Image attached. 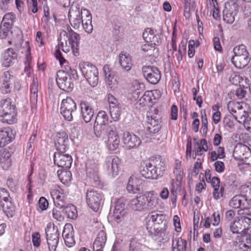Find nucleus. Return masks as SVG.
<instances>
[{
  "label": "nucleus",
  "mask_w": 251,
  "mask_h": 251,
  "mask_svg": "<svg viewBox=\"0 0 251 251\" xmlns=\"http://www.w3.org/2000/svg\"><path fill=\"white\" fill-rule=\"evenodd\" d=\"M46 237L50 251H56L59 239L58 227L51 223L47 224L45 229Z\"/></svg>",
  "instance_id": "39448f33"
},
{
  "label": "nucleus",
  "mask_w": 251,
  "mask_h": 251,
  "mask_svg": "<svg viewBox=\"0 0 251 251\" xmlns=\"http://www.w3.org/2000/svg\"><path fill=\"white\" fill-rule=\"evenodd\" d=\"M62 236L67 246L71 247L75 244L74 228L71 224H66L65 225Z\"/></svg>",
  "instance_id": "412c9836"
},
{
  "label": "nucleus",
  "mask_w": 251,
  "mask_h": 251,
  "mask_svg": "<svg viewBox=\"0 0 251 251\" xmlns=\"http://www.w3.org/2000/svg\"><path fill=\"white\" fill-rule=\"evenodd\" d=\"M160 96V93L159 90L147 91L143 96L138 100L135 105L136 108L140 109L146 105L151 106L152 104V97H154V99H158Z\"/></svg>",
  "instance_id": "2eb2a0df"
},
{
  "label": "nucleus",
  "mask_w": 251,
  "mask_h": 251,
  "mask_svg": "<svg viewBox=\"0 0 251 251\" xmlns=\"http://www.w3.org/2000/svg\"><path fill=\"white\" fill-rule=\"evenodd\" d=\"M109 121V117L107 114L104 111H100L98 113L94 126V132L98 137H101L109 130V127L112 124L107 125Z\"/></svg>",
  "instance_id": "7ed1b4c3"
},
{
  "label": "nucleus",
  "mask_w": 251,
  "mask_h": 251,
  "mask_svg": "<svg viewBox=\"0 0 251 251\" xmlns=\"http://www.w3.org/2000/svg\"><path fill=\"white\" fill-rule=\"evenodd\" d=\"M38 91L37 78L34 77L30 86V102L33 106L36 105L37 103Z\"/></svg>",
  "instance_id": "4c0bfd02"
},
{
  "label": "nucleus",
  "mask_w": 251,
  "mask_h": 251,
  "mask_svg": "<svg viewBox=\"0 0 251 251\" xmlns=\"http://www.w3.org/2000/svg\"><path fill=\"white\" fill-rule=\"evenodd\" d=\"M56 80L58 87L61 90L70 92L74 88V84L71 77H68L67 74L63 71H58L56 74Z\"/></svg>",
  "instance_id": "ddd939ff"
},
{
  "label": "nucleus",
  "mask_w": 251,
  "mask_h": 251,
  "mask_svg": "<svg viewBox=\"0 0 251 251\" xmlns=\"http://www.w3.org/2000/svg\"><path fill=\"white\" fill-rule=\"evenodd\" d=\"M83 9L76 6L72 7L69 10L68 17L69 22L75 29H78L83 22Z\"/></svg>",
  "instance_id": "f8f14e48"
},
{
  "label": "nucleus",
  "mask_w": 251,
  "mask_h": 251,
  "mask_svg": "<svg viewBox=\"0 0 251 251\" xmlns=\"http://www.w3.org/2000/svg\"><path fill=\"white\" fill-rule=\"evenodd\" d=\"M144 211L152 209L157 205V199L149 193L143 195Z\"/></svg>",
  "instance_id": "7c9ffc66"
},
{
  "label": "nucleus",
  "mask_w": 251,
  "mask_h": 251,
  "mask_svg": "<svg viewBox=\"0 0 251 251\" xmlns=\"http://www.w3.org/2000/svg\"><path fill=\"white\" fill-rule=\"evenodd\" d=\"M2 210L5 214L9 218H12L15 215L16 207L12 202V199L3 202L1 203Z\"/></svg>",
  "instance_id": "f704fd0d"
},
{
  "label": "nucleus",
  "mask_w": 251,
  "mask_h": 251,
  "mask_svg": "<svg viewBox=\"0 0 251 251\" xmlns=\"http://www.w3.org/2000/svg\"><path fill=\"white\" fill-rule=\"evenodd\" d=\"M86 174L91 178H98V162L97 160L89 159L86 163Z\"/></svg>",
  "instance_id": "bb28decb"
},
{
  "label": "nucleus",
  "mask_w": 251,
  "mask_h": 251,
  "mask_svg": "<svg viewBox=\"0 0 251 251\" xmlns=\"http://www.w3.org/2000/svg\"><path fill=\"white\" fill-rule=\"evenodd\" d=\"M86 202L94 211H98L103 203V196L100 192L88 190L86 193Z\"/></svg>",
  "instance_id": "423d86ee"
},
{
  "label": "nucleus",
  "mask_w": 251,
  "mask_h": 251,
  "mask_svg": "<svg viewBox=\"0 0 251 251\" xmlns=\"http://www.w3.org/2000/svg\"><path fill=\"white\" fill-rule=\"evenodd\" d=\"M13 1V0H0V9L3 12L6 11Z\"/></svg>",
  "instance_id": "0e129e2a"
},
{
  "label": "nucleus",
  "mask_w": 251,
  "mask_h": 251,
  "mask_svg": "<svg viewBox=\"0 0 251 251\" xmlns=\"http://www.w3.org/2000/svg\"><path fill=\"white\" fill-rule=\"evenodd\" d=\"M13 139L12 130L9 127L0 129V148H3L10 143Z\"/></svg>",
  "instance_id": "cd10ccee"
},
{
  "label": "nucleus",
  "mask_w": 251,
  "mask_h": 251,
  "mask_svg": "<svg viewBox=\"0 0 251 251\" xmlns=\"http://www.w3.org/2000/svg\"><path fill=\"white\" fill-rule=\"evenodd\" d=\"M158 123L154 119H151L150 122H148V131L153 134L158 133L161 128L160 124Z\"/></svg>",
  "instance_id": "de8ad7c7"
},
{
  "label": "nucleus",
  "mask_w": 251,
  "mask_h": 251,
  "mask_svg": "<svg viewBox=\"0 0 251 251\" xmlns=\"http://www.w3.org/2000/svg\"><path fill=\"white\" fill-rule=\"evenodd\" d=\"M233 51L234 53V55L233 56H240L249 54L246 49V47L242 44L236 46L233 49Z\"/></svg>",
  "instance_id": "3c124183"
},
{
  "label": "nucleus",
  "mask_w": 251,
  "mask_h": 251,
  "mask_svg": "<svg viewBox=\"0 0 251 251\" xmlns=\"http://www.w3.org/2000/svg\"><path fill=\"white\" fill-rule=\"evenodd\" d=\"M240 192L242 196L245 197L248 204L249 202H251V185H242L240 187Z\"/></svg>",
  "instance_id": "c03bdc74"
},
{
  "label": "nucleus",
  "mask_w": 251,
  "mask_h": 251,
  "mask_svg": "<svg viewBox=\"0 0 251 251\" xmlns=\"http://www.w3.org/2000/svg\"><path fill=\"white\" fill-rule=\"evenodd\" d=\"M16 118L10 115L8 112L0 110V121L2 123L12 124L15 122Z\"/></svg>",
  "instance_id": "49530a36"
},
{
  "label": "nucleus",
  "mask_w": 251,
  "mask_h": 251,
  "mask_svg": "<svg viewBox=\"0 0 251 251\" xmlns=\"http://www.w3.org/2000/svg\"><path fill=\"white\" fill-rule=\"evenodd\" d=\"M119 63L122 68L126 72H128L132 67V61L130 56L129 54L120 53L118 57Z\"/></svg>",
  "instance_id": "c756f323"
},
{
  "label": "nucleus",
  "mask_w": 251,
  "mask_h": 251,
  "mask_svg": "<svg viewBox=\"0 0 251 251\" xmlns=\"http://www.w3.org/2000/svg\"><path fill=\"white\" fill-rule=\"evenodd\" d=\"M239 10V5L233 0L225 3L223 10V20L228 24H232L235 20V17Z\"/></svg>",
  "instance_id": "1a4fd4ad"
},
{
  "label": "nucleus",
  "mask_w": 251,
  "mask_h": 251,
  "mask_svg": "<svg viewBox=\"0 0 251 251\" xmlns=\"http://www.w3.org/2000/svg\"><path fill=\"white\" fill-rule=\"evenodd\" d=\"M120 163L119 158L116 155H111L106 157L104 169L109 176L114 177L118 175Z\"/></svg>",
  "instance_id": "9d476101"
},
{
  "label": "nucleus",
  "mask_w": 251,
  "mask_h": 251,
  "mask_svg": "<svg viewBox=\"0 0 251 251\" xmlns=\"http://www.w3.org/2000/svg\"><path fill=\"white\" fill-rule=\"evenodd\" d=\"M143 195L137 197L135 199H132L130 201V205L131 208L135 211H144L143 203Z\"/></svg>",
  "instance_id": "a19ab883"
},
{
  "label": "nucleus",
  "mask_w": 251,
  "mask_h": 251,
  "mask_svg": "<svg viewBox=\"0 0 251 251\" xmlns=\"http://www.w3.org/2000/svg\"><path fill=\"white\" fill-rule=\"evenodd\" d=\"M83 15L86 17V19L83 20L81 25L85 31L88 33H90L93 29L92 25L91 14L88 10L83 9Z\"/></svg>",
  "instance_id": "c9c22d12"
},
{
  "label": "nucleus",
  "mask_w": 251,
  "mask_h": 251,
  "mask_svg": "<svg viewBox=\"0 0 251 251\" xmlns=\"http://www.w3.org/2000/svg\"><path fill=\"white\" fill-rule=\"evenodd\" d=\"M79 105L82 119L85 123H89L94 115V109L89 102L85 100H81Z\"/></svg>",
  "instance_id": "aec40b11"
},
{
  "label": "nucleus",
  "mask_w": 251,
  "mask_h": 251,
  "mask_svg": "<svg viewBox=\"0 0 251 251\" xmlns=\"http://www.w3.org/2000/svg\"><path fill=\"white\" fill-rule=\"evenodd\" d=\"M114 74H112V75H108V76L105 78L107 85L111 89L114 88L116 84V80L114 79Z\"/></svg>",
  "instance_id": "774afa93"
},
{
  "label": "nucleus",
  "mask_w": 251,
  "mask_h": 251,
  "mask_svg": "<svg viewBox=\"0 0 251 251\" xmlns=\"http://www.w3.org/2000/svg\"><path fill=\"white\" fill-rule=\"evenodd\" d=\"M233 119H234L233 115H228L225 117L223 120L224 126L230 129L233 128L234 127Z\"/></svg>",
  "instance_id": "4d7b16f0"
},
{
  "label": "nucleus",
  "mask_w": 251,
  "mask_h": 251,
  "mask_svg": "<svg viewBox=\"0 0 251 251\" xmlns=\"http://www.w3.org/2000/svg\"><path fill=\"white\" fill-rule=\"evenodd\" d=\"M15 18L16 17L13 13H7L3 17L1 24L8 27V28H11Z\"/></svg>",
  "instance_id": "37998d69"
},
{
  "label": "nucleus",
  "mask_w": 251,
  "mask_h": 251,
  "mask_svg": "<svg viewBox=\"0 0 251 251\" xmlns=\"http://www.w3.org/2000/svg\"><path fill=\"white\" fill-rule=\"evenodd\" d=\"M61 181L63 183H67L71 181L72 174L70 171H65L62 174Z\"/></svg>",
  "instance_id": "338daca9"
},
{
  "label": "nucleus",
  "mask_w": 251,
  "mask_h": 251,
  "mask_svg": "<svg viewBox=\"0 0 251 251\" xmlns=\"http://www.w3.org/2000/svg\"><path fill=\"white\" fill-rule=\"evenodd\" d=\"M143 180L136 176H131L126 186L127 191L129 193L136 194L141 191Z\"/></svg>",
  "instance_id": "4be33fe9"
},
{
  "label": "nucleus",
  "mask_w": 251,
  "mask_h": 251,
  "mask_svg": "<svg viewBox=\"0 0 251 251\" xmlns=\"http://www.w3.org/2000/svg\"><path fill=\"white\" fill-rule=\"evenodd\" d=\"M32 242L33 246L39 247L41 244L40 234L38 232H34L32 234Z\"/></svg>",
  "instance_id": "e2e57ef3"
},
{
  "label": "nucleus",
  "mask_w": 251,
  "mask_h": 251,
  "mask_svg": "<svg viewBox=\"0 0 251 251\" xmlns=\"http://www.w3.org/2000/svg\"><path fill=\"white\" fill-rule=\"evenodd\" d=\"M126 211L125 209V204L120 201L116 202L114 210V217L115 220L119 223L125 219Z\"/></svg>",
  "instance_id": "b1692460"
},
{
  "label": "nucleus",
  "mask_w": 251,
  "mask_h": 251,
  "mask_svg": "<svg viewBox=\"0 0 251 251\" xmlns=\"http://www.w3.org/2000/svg\"><path fill=\"white\" fill-rule=\"evenodd\" d=\"M56 58L58 60L60 65L64 68L62 71L66 73L68 75L71 76L74 79L78 78V75L75 69H72L69 65L67 60L62 56L61 51L58 49L54 52Z\"/></svg>",
  "instance_id": "dca6fc26"
},
{
  "label": "nucleus",
  "mask_w": 251,
  "mask_h": 251,
  "mask_svg": "<svg viewBox=\"0 0 251 251\" xmlns=\"http://www.w3.org/2000/svg\"><path fill=\"white\" fill-rule=\"evenodd\" d=\"M65 152H55L53 155V160L54 164L58 167L67 170L71 167L73 159L70 155L64 153Z\"/></svg>",
  "instance_id": "4468645a"
},
{
  "label": "nucleus",
  "mask_w": 251,
  "mask_h": 251,
  "mask_svg": "<svg viewBox=\"0 0 251 251\" xmlns=\"http://www.w3.org/2000/svg\"><path fill=\"white\" fill-rule=\"evenodd\" d=\"M54 205L59 208H62L65 206L66 203L64 200V197L63 194L59 196L58 197H56L53 200Z\"/></svg>",
  "instance_id": "bf43d9fd"
},
{
  "label": "nucleus",
  "mask_w": 251,
  "mask_h": 251,
  "mask_svg": "<svg viewBox=\"0 0 251 251\" xmlns=\"http://www.w3.org/2000/svg\"><path fill=\"white\" fill-rule=\"evenodd\" d=\"M11 75L8 72H5L3 73L1 77V81H2L0 86V89L2 93H8L10 91V79Z\"/></svg>",
  "instance_id": "ea45409f"
},
{
  "label": "nucleus",
  "mask_w": 251,
  "mask_h": 251,
  "mask_svg": "<svg viewBox=\"0 0 251 251\" xmlns=\"http://www.w3.org/2000/svg\"><path fill=\"white\" fill-rule=\"evenodd\" d=\"M158 159L151 158L147 161L141 163L140 167V174L143 177L147 179H156L160 175V170L159 167L161 161Z\"/></svg>",
  "instance_id": "f03ea898"
},
{
  "label": "nucleus",
  "mask_w": 251,
  "mask_h": 251,
  "mask_svg": "<svg viewBox=\"0 0 251 251\" xmlns=\"http://www.w3.org/2000/svg\"><path fill=\"white\" fill-rule=\"evenodd\" d=\"M249 55V54L240 56H233L231 58V62L236 68L243 69L250 61V58Z\"/></svg>",
  "instance_id": "2f4dec72"
},
{
  "label": "nucleus",
  "mask_w": 251,
  "mask_h": 251,
  "mask_svg": "<svg viewBox=\"0 0 251 251\" xmlns=\"http://www.w3.org/2000/svg\"><path fill=\"white\" fill-rule=\"evenodd\" d=\"M129 251H151L148 247L139 243L135 239L131 238L129 240Z\"/></svg>",
  "instance_id": "e433bc0d"
},
{
  "label": "nucleus",
  "mask_w": 251,
  "mask_h": 251,
  "mask_svg": "<svg viewBox=\"0 0 251 251\" xmlns=\"http://www.w3.org/2000/svg\"><path fill=\"white\" fill-rule=\"evenodd\" d=\"M17 54L13 49L9 48L4 53L1 60L2 65L8 67L13 64V61L17 58Z\"/></svg>",
  "instance_id": "c85d7f7f"
},
{
  "label": "nucleus",
  "mask_w": 251,
  "mask_h": 251,
  "mask_svg": "<svg viewBox=\"0 0 251 251\" xmlns=\"http://www.w3.org/2000/svg\"><path fill=\"white\" fill-rule=\"evenodd\" d=\"M77 108L76 104L70 97L62 100L60 106V113L64 119L68 121H72L73 119V113Z\"/></svg>",
  "instance_id": "0eeeda50"
},
{
  "label": "nucleus",
  "mask_w": 251,
  "mask_h": 251,
  "mask_svg": "<svg viewBox=\"0 0 251 251\" xmlns=\"http://www.w3.org/2000/svg\"><path fill=\"white\" fill-rule=\"evenodd\" d=\"M11 199L12 198L10 197L9 193L5 189L0 188V201L1 203Z\"/></svg>",
  "instance_id": "13d9d810"
},
{
  "label": "nucleus",
  "mask_w": 251,
  "mask_h": 251,
  "mask_svg": "<svg viewBox=\"0 0 251 251\" xmlns=\"http://www.w3.org/2000/svg\"><path fill=\"white\" fill-rule=\"evenodd\" d=\"M11 154L4 149L0 151V165L4 170H7L11 164Z\"/></svg>",
  "instance_id": "473e14b6"
},
{
  "label": "nucleus",
  "mask_w": 251,
  "mask_h": 251,
  "mask_svg": "<svg viewBox=\"0 0 251 251\" xmlns=\"http://www.w3.org/2000/svg\"><path fill=\"white\" fill-rule=\"evenodd\" d=\"M225 193V188L223 186H221L218 189H215L213 192V197L215 200H218L224 196Z\"/></svg>",
  "instance_id": "052dcab7"
},
{
  "label": "nucleus",
  "mask_w": 251,
  "mask_h": 251,
  "mask_svg": "<svg viewBox=\"0 0 251 251\" xmlns=\"http://www.w3.org/2000/svg\"><path fill=\"white\" fill-rule=\"evenodd\" d=\"M52 215L53 218L57 221L62 222L64 220V217L62 214L61 211L57 209V208L52 209Z\"/></svg>",
  "instance_id": "680f3d73"
},
{
  "label": "nucleus",
  "mask_w": 251,
  "mask_h": 251,
  "mask_svg": "<svg viewBox=\"0 0 251 251\" xmlns=\"http://www.w3.org/2000/svg\"><path fill=\"white\" fill-rule=\"evenodd\" d=\"M60 42L58 47L55 51L60 48H61L63 51L65 53L72 50V52L75 56L79 55V46L80 41L79 35L70 29L69 34L65 31H62L60 34ZM60 51V50H59Z\"/></svg>",
  "instance_id": "f257e3e1"
},
{
  "label": "nucleus",
  "mask_w": 251,
  "mask_h": 251,
  "mask_svg": "<svg viewBox=\"0 0 251 251\" xmlns=\"http://www.w3.org/2000/svg\"><path fill=\"white\" fill-rule=\"evenodd\" d=\"M143 37L147 43H151L154 46L158 45L159 41L154 30L151 28H147L143 33Z\"/></svg>",
  "instance_id": "72a5a7b5"
},
{
  "label": "nucleus",
  "mask_w": 251,
  "mask_h": 251,
  "mask_svg": "<svg viewBox=\"0 0 251 251\" xmlns=\"http://www.w3.org/2000/svg\"><path fill=\"white\" fill-rule=\"evenodd\" d=\"M123 140L124 144L128 149L136 148L141 144L139 137L128 131H125L124 133Z\"/></svg>",
  "instance_id": "a211bd4d"
},
{
  "label": "nucleus",
  "mask_w": 251,
  "mask_h": 251,
  "mask_svg": "<svg viewBox=\"0 0 251 251\" xmlns=\"http://www.w3.org/2000/svg\"><path fill=\"white\" fill-rule=\"evenodd\" d=\"M145 221L146 229L151 235H157L162 229L161 227H157V225H155L153 217L151 213L146 217Z\"/></svg>",
  "instance_id": "a878e982"
},
{
  "label": "nucleus",
  "mask_w": 251,
  "mask_h": 251,
  "mask_svg": "<svg viewBox=\"0 0 251 251\" xmlns=\"http://www.w3.org/2000/svg\"><path fill=\"white\" fill-rule=\"evenodd\" d=\"M234 119L236 121L240 124H243L244 125V121H246L247 119V117H249L248 113L246 112L245 110L243 111V113H241L240 112H238L236 115H233Z\"/></svg>",
  "instance_id": "6e6d98bb"
},
{
  "label": "nucleus",
  "mask_w": 251,
  "mask_h": 251,
  "mask_svg": "<svg viewBox=\"0 0 251 251\" xmlns=\"http://www.w3.org/2000/svg\"><path fill=\"white\" fill-rule=\"evenodd\" d=\"M176 242L173 240L172 243L173 251H183V249L186 248L187 242L181 238L176 239Z\"/></svg>",
  "instance_id": "a18cd8bd"
},
{
  "label": "nucleus",
  "mask_w": 251,
  "mask_h": 251,
  "mask_svg": "<svg viewBox=\"0 0 251 251\" xmlns=\"http://www.w3.org/2000/svg\"><path fill=\"white\" fill-rule=\"evenodd\" d=\"M63 211L65 212L67 217L71 219H75L77 217V213L76 207L72 204H68L62 208Z\"/></svg>",
  "instance_id": "79ce46f5"
},
{
  "label": "nucleus",
  "mask_w": 251,
  "mask_h": 251,
  "mask_svg": "<svg viewBox=\"0 0 251 251\" xmlns=\"http://www.w3.org/2000/svg\"><path fill=\"white\" fill-rule=\"evenodd\" d=\"M109 113L112 119L116 122L119 120L121 114L120 105L109 108Z\"/></svg>",
  "instance_id": "8fccbe9b"
},
{
  "label": "nucleus",
  "mask_w": 251,
  "mask_h": 251,
  "mask_svg": "<svg viewBox=\"0 0 251 251\" xmlns=\"http://www.w3.org/2000/svg\"><path fill=\"white\" fill-rule=\"evenodd\" d=\"M142 72L144 77L151 84H156L161 79V73L157 67L145 66L142 67Z\"/></svg>",
  "instance_id": "9b49d317"
},
{
  "label": "nucleus",
  "mask_w": 251,
  "mask_h": 251,
  "mask_svg": "<svg viewBox=\"0 0 251 251\" xmlns=\"http://www.w3.org/2000/svg\"><path fill=\"white\" fill-rule=\"evenodd\" d=\"M49 205V203L46 199L44 197H41L38 201V205L37 209L39 212H42L46 210Z\"/></svg>",
  "instance_id": "864d4df0"
},
{
  "label": "nucleus",
  "mask_w": 251,
  "mask_h": 251,
  "mask_svg": "<svg viewBox=\"0 0 251 251\" xmlns=\"http://www.w3.org/2000/svg\"><path fill=\"white\" fill-rule=\"evenodd\" d=\"M229 205L233 208H240V210L249 209L248 202L241 194L236 195L233 197L229 201Z\"/></svg>",
  "instance_id": "5701e85b"
},
{
  "label": "nucleus",
  "mask_w": 251,
  "mask_h": 251,
  "mask_svg": "<svg viewBox=\"0 0 251 251\" xmlns=\"http://www.w3.org/2000/svg\"><path fill=\"white\" fill-rule=\"evenodd\" d=\"M238 215L239 216L240 224L244 226L243 229L246 230L247 232L251 233V218L248 217L251 216V207L249 209L239 210Z\"/></svg>",
  "instance_id": "6ab92c4d"
},
{
  "label": "nucleus",
  "mask_w": 251,
  "mask_h": 251,
  "mask_svg": "<svg viewBox=\"0 0 251 251\" xmlns=\"http://www.w3.org/2000/svg\"><path fill=\"white\" fill-rule=\"evenodd\" d=\"M151 214L153 217V220L155 225H157V227H160L159 225L163 224L165 219V216L163 214H158L156 211H152L151 212Z\"/></svg>",
  "instance_id": "603ef678"
},
{
  "label": "nucleus",
  "mask_w": 251,
  "mask_h": 251,
  "mask_svg": "<svg viewBox=\"0 0 251 251\" xmlns=\"http://www.w3.org/2000/svg\"><path fill=\"white\" fill-rule=\"evenodd\" d=\"M247 149H248L246 146L243 145L236 146L233 151V155L236 158L243 159L245 150Z\"/></svg>",
  "instance_id": "09e8293b"
},
{
  "label": "nucleus",
  "mask_w": 251,
  "mask_h": 251,
  "mask_svg": "<svg viewBox=\"0 0 251 251\" xmlns=\"http://www.w3.org/2000/svg\"><path fill=\"white\" fill-rule=\"evenodd\" d=\"M107 241V235L103 230H100L98 234L93 243L94 251H103V248Z\"/></svg>",
  "instance_id": "393cba45"
},
{
  "label": "nucleus",
  "mask_w": 251,
  "mask_h": 251,
  "mask_svg": "<svg viewBox=\"0 0 251 251\" xmlns=\"http://www.w3.org/2000/svg\"><path fill=\"white\" fill-rule=\"evenodd\" d=\"M63 190L57 185H54L50 189V193L53 200L63 194Z\"/></svg>",
  "instance_id": "5fc2aeb1"
},
{
  "label": "nucleus",
  "mask_w": 251,
  "mask_h": 251,
  "mask_svg": "<svg viewBox=\"0 0 251 251\" xmlns=\"http://www.w3.org/2000/svg\"><path fill=\"white\" fill-rule=\"evenodd\" d=\"M107 100L109 102V108L120 105L118 100L110 94L107 95Z\"/></svg>",
  "instance_id": "69168bd1"
},
{
  "label": "nucleus",
  "mask_w": 251,
  "mask_h": 251,
  "mask_svg": "<svg viewBox=\"0 0 251 251\" xmlns=\"http://www.w3.org/2000/svg\"><path fill=\"white\" fill-rule=\"evenodd\" d=\"M69 142L68 134L65 131L57 133L54 137V145L57 151H65L67 150Z\"/></svg>",
  "instance_id": "f3484780"
},
{
  "label": "nucleus",
  "mask_w": 251,
  "mask_h": 251,
  "mask_svg": "<svg viewBox=\"0 0 251 251\" xmlns=\"http://www.w3.org/2000/svg\"><path fill=\"white\" fill-rule=\"evenodd\" d=\"M0 110L8 112L10 115L16 118L17 113L15 110V106L11 104L10 100L6 99L1 101Z\"/></svg>",
  "instance_id": "58836bf2"
},
{
  "label": "nucleus",
  "mask_w": 251,
  "mask_h": 251,
  "mask_svg": "<svg viewBox=\"0 0 251 251\" xmlns=\"http://www.w3.org/2000/svg\"><path fill=\"white\" fill-rule=\"evenodd\" d=\"M79 67L89 84L92 87L96 86L99 82V72L96 67L88 62H81Z\"/></svg>",
  "instance_id": "20e7f679"
},
{
  "label": "nucleus",
  "mask_w": 251,
  "mask_h": 251,
  "mask_svg": "<svg viewBox=\"0 0 251 251\" xmlns=\"http://www.w3.org/2000/svg\"><path fill=\"white\" fill-rule=\"evenodd\" d=\"M107 137L105 141L108 149L111 151L116 150L120 145V139L116 129V124H111L109 130L101 137Z\"/></svg>",
  "instance_id": "6e6552de"
}]
</instances>
